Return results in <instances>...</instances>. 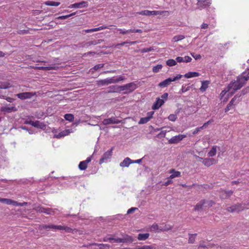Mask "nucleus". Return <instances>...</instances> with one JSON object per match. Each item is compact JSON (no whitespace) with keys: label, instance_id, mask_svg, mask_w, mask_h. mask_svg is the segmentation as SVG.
Masks as SVG:
<instances>
[{"label":"nucleus","instance_id":"nucleus-1","mask_svg":"<svg viewBox=\"0 0 249 249\" xmlns=\"http://www.w3.org/2000/svg\"><path fill=\"white\" fill-rule=\"evenodd\" d=\"M249 79V69L243 72L237 78V80L231 81L228 86V90L230 91L231 95L233 94L236 90L241 88Z\"/></svg>","mask_w":249,"mask_h":249},{"label":"nucleus","instance_id":"nucleus-2","mask_svg":"<svg viewBox=\"0 0 249 249\" xmlns=\"http://www.w3.org/2000/svg\"><path fill=\"white\" fill-rule=\"evenodd\" d=\"M48 229H51L54 230L65 231L67 232H72L73 231V230L71 228L61 225H54L53 224H43L39 225L38 227V229L39 230Z\"/></svg>","mask_w":249,"mask_h":249},{"label":"nucleus","instance_id":"nucleus-3","mask_svg":"<svg viewBox=\"0 0 249 249\" xmlns=\"http://www.w3.org/2000/svg\"><path fill=\"white\" fill-rule=\"evenodd\" d=\"M213 202L212 201H206L202 200L195 206V210L199 211L205 210L206 208H209L213 206Z\"/></svg>","mask_w":249,"mask_h":249},{"label":"nucleus","instance_id":"nucleus-4","mask_svg":"<svg viewBox=\"0 0 249 249\" xmlns=\"http://www.w3.org/2000/svg\"><path fill=\"white\" fill-rule=\"evenodd\" d=\"M137 84L135 82H131L123 86H120V91H124V93H128L132 92L137 88Z\"/></svg>","mask_w":249,"mask_h":249},{"label":"nucleus","instance_id":"nucleus-5","mask_svg":"<svg viewBox=\"0 0 249 249\" xmlns=\"http://www.w3.org/2000/svg\"><path fill=\"white\" fill-rule=\"evenodd\" d=\"M183 76L181 74H177L176 76L169 77L165 80L160 82L159 84V86L161 88H165L169 86L172 82H174L176 80H178L182 78Z\"/></svg>","mask_w":249,"mask_h":249},{"label":"nucleus","instance_id":"nucleus-6","mask_svg":"<svg viewBox=\"0 0 249 249\" xmlns=\"http://www.w3.org/2000/svg\"><path fill=\"white\" fill-rule=\"evenodd\" d=\"M240 101V96H235L230 101L225 109L226 112L234 108Z\"/></svg>","mask_w":249,"mask_h":249},{"label":"nucleus","instance_id":"nucleus-7","mask_svg":"<svg viewBox=\"0 0 249 249\" xmlns=\"http://www.w3.org/2000/svg\"><path fill=\"white\" fill-rule=\"evenodd\" d=\"M25 123L26 124H29L33 126H34L35 127L40 128L43 130H44L46 129V124L43 123L39 121H26Z\"/></svg>","mask_w":249,"mask_h":249},{"label":"nucleus","instance_id":"nucleus-8","mask_svg":"<svg viewBox=\"0 0 249 249\" xmlns=\"http://www.w3.org/2000/svg\"><path fill=\"white\" fill-rule=\"evenodd\" d=\"M113 150V147H112L109 150L106 151L102 156V158L100 159L99 161V163L100 164H102L104 162H106L109 160L112 155V151Z\"/></svg>","mask_w":249,"mask_h":249},{"label":"nucleus","instance_id":"nucleus-9","mask_svg":"<svg viewBox=\"0 0 249 249\" xmlns=\"http://www.w3.org/2000/svg\"><path fill=\"white\" fill-rule=\"evenodd\" d=\"M164 11H149V10H143L139 12H137V14L144 15L147 16H156L159 15H161L162 13H164Z\"/></svg>","mask_w":249,"mask_h":249},{"label":"nucleus","instance_id":"nucleus-10","mask_svg":"<svg viewBox=\"0 0 249 249\" xmlns=\"http://www.w3.org/2000/svg\"><path fill=\"white\" fill-rule=\"evenodd\" d=\"M52 132L54 133V138L60 139L62 137L69 135L72 132V131L71 129H66L59 132L58 134H56V130L53 128L52 130Z\"/></svg>","mask_w":249,"mask_h":249},{"label":"nucleus","instance_id":"nucleus-11","mask_svg":"<svg viewBox=\"0 0 249 249\" xmlns=\"http://www.w3.org/2000/svg\"><path fill=\"white\" fill-rule=\"evenodd\" d=\"M186 137V135L184 134H179L172 137L168 140V142L170 144H176L178 143L183 139Z\"/></svg>","mask_w":249,"mask_h":249},{"label":"nucleus","instance_id":"nucleus-12","mask_svg":"<svg viewBox=\"0 0 249 249\" xmlns=\"http://www.w3.org/2000/svg\"><path fill=\"white\" fill-rule=\"evenodd\" d=\"M113 77L107 78L103 80H100L96 81V84L98 86H104L110 84L115 83Z\"/></svg>","mask_w":249,"mask_h":249},{"label":"nucleus","instance_id":"nucleus-13","mask_svg":"<svg viewBox=\"0 0 249 249\" xmlns=\"http://www.w3.org/2000/svg\"><path fill=\"white\" fill-rule=\"evenodd\" d=\"M35 209L38 212L45 213L47 214H54L55 213L54 210L51 208L38 206L36 207Z\"/></svg>","mask_w":249,"mask_h":249},{"label":"nucleus","instance_id":"nucleus-14","mask_svg":"<svg viewBox=\"0 0 249 249\" xmlns=\"http://www.w3.org/2000/svg\"><path fill=\"white\" fill-rule=\"evenodd\" d=\"M211 4V0H197V6L202 9L209 7Z\"/></svg>","mask_w":249,"mask_h":249},{"label":"nucleus","instance_id":"nucleus-15","mask_svg":"<svg viewBox=\"0 0 249 249\" xmlns=\"http://www.w3.org/2000/svg\"><path fill=\"white\" fill-rule=\"evenodd\" d=\"M226 209L228 212L231 213H239L243 211L244 210V208L241 205L239 204L228 207Z\"/></svg>","mask_w":249,"mask_h":249},{"label":"nucleus","instance_id":"nucleus-16","mask_svg":"<svg viewBox=\"0 0 249 249\" xmlns=\"http://www.w3.org/2000/svg\"><path fill=\"white\" fill-rule=\"evenodd\" d=\"M133 241L131 237L129 236H126L124 238H112V240H111V242H115V243H125L127 242H132Z\"/></svg>","mask_w":249,"mask_h":249},{"label":"nucleus","instance_id":"nucleus-17","mask_svg":"<svg viewBox=\"0 0 249 249\" xmlns=\"http://www.w3.org/2000/svg\"><path fill=\"white\" fill-rule=\"evenodd\" d=\"M35 95V93L32 92H23L17 94V96L21 99H26L31 98L33 96Z\"/></svg>","mask_w":249,"mask_h":249},{"label":"nucleus","instance_id":"nucleus-18","mask_svg":"<svg viewBox=\"0 0 249 249\" xmlns=\"http://www.w3.org/2000/svg\"><path fill=\"white\" fill-rule=\"evenodd\" d=\"M120 122L115 117H111L108 119H105L103 121V124L104 125H107L109 124H118Z\"/></svg>","mask_w":249,"mask_h":249},{"label":"nucleus","instance_id":"nucleus-19","mask_svg":"<svg viewBox=\"0 0 249 249\" xmlns=\"http://www.w3.org/2000/svg\"><path fill=\"white\" fill-rule=\"evenodd\" d=\"M150 231H151L155 232H160L162 231H167L168 229L165 228H160L159 226L157 224H154L152 226H151L149 228Z\"/></svg>","mask_w":249,"mask_h":249},{"label":"nucleus","instance_id":"nucleus-20","mask_svg":"<svg viewBox=\"0 0 249 249\" xmlns=\"http://www.w3.org/2000/svg\"><path fill=\"white\" fill-rule=\"evenodd\" d=\"M88 5V2L85 1H83L80 2L75 3L73 4H71L70 7L72 8H81L83 7H86Z\"/></svg>","mask_w":249,"mask_h":249},{"label":"nucleus","instance_id":"nucleus-21","mask_svg":"<svg viewBox=\"0 0 249 249\" xmlns=\"http://www.w3.org/2000/svg\"><path fill=\"white\" fill-rule=\"evenodd\" d=\"M153 112H150L148 113V116L146 117L142 118L139 122V124H144L147 123L152 118L153 114Z\"/></svg>","mask_w":249,"mask_h":249},{"label":"nucleus","instance_id":"nucleus-22","mask_svg":"<svg viewBox=\"0 0 249 249\" xmlns=\"http://www.w3.org/2000/svg\"><path fill=\"white\" fill-rule=\"evenodd\" d=\"M164 103V101L163 99H161L159 98H157L156 101L154 103L152 106L153 109H159Z\"/></svg>","mask_w":249,"mask_h":249},{"label":"nucleus","instance_id":"nucleus-23","mask_svg":"<svg viewBox=\"0 0 249 249\" xmlns=\"http://www.w3.org/2000/svg\"><path fill=\"white\" fill-rule=\"evenodd\" d=\"M169 173L171 175L169 177L170 179H173L175 178L179 177L181 176V172L179 171H176L174 169H172L169 171Z\"/></svg>","mask_w":249,"mask_h":249},{"label":"nucleus","instance_id":"nucleus-24","mask_svg":"<svg viewBox=\"0 0 249 249\" xmlns=\"http://www.w3.org/2000/svg\"><path fill=\"white\" fill-rule=\"evenodd\" d=\"M202 163L206 166H210L216 163V160L213 158H205Z\"/></svg>","mask_w":249,"mask_h":249},{"label":"nucleus","instance_id":"nucleus-25","mask_svg":"<svg viewBox=\"0 0 249 249\" xmlns=\"http://www.w3.org/2000/svg\"><path fill=\"white\" fill-rule=\"evenodd\" d=\"M132 163V160L127 157L125 158L122 162L120 163V166L122 167H128L129 165Z\"/></svg>","mask_w":249,"mask_h":249},{"label":"nucleus","instance_id":"nucleus-26","mask_svg":"<svg viewBox=\"0 0 249 249\" xmlns=\"http://www.w3.org/2000/svg\"><path fill=\"white\" fill-rule=\"evenodd\" d=\"M232 194V192L231 191H222L220 194V197L222 199H225L229 197Z\"/></svg>","mask_w":249,"mask_h":249},{"label":"nucleus","instance_id":"nucleus-27","mask_svg":"<svg viewBox=\"0 0 249 249\" xmlns=\"http://www.w3.org/2000/svg\"><path fill=\"white\" fill-rule=\"evenodd\" d=\"M199 75H200V74L198 72L191 71V72L186 73L184 75V77H186V78H192V77H197Z\"/></svg>","mask_w":249,"mask_h":249},{"label":"nucleus","instance_id":"nucleus-28","mask_svg":"<svg viewBox=\"0 0 249 249\" xmlns=\"http://www.w3.org/2000/svg\"><path fill=\"white\" fill-rule=\"evenodd\" d=\"M26 204V202L18 203L16 201L12 200L11 199H10L8 205H13L15 206H23Z\"/></svg>","mask_w":249,"mask_h":249},{"label":"nucleus","instance_id":"nucleus-29","mask_svg":"<svg viewBox=\"0 0 249 249\" xmlns=\"http://www.w3.org/2000/svg\"><path fill=\"white\" fill-rule=\"evenodd\" d=\"M209 82L208 81H202L201 83V86L200 88V90L203 92L205 91L208 87Z\"/></svg>","mask_w":249,"mask_h":249},{"label":"nucleus","instance_id":"nucleus-30","mask_svg":"<svg viewBox=\"0 0 249 249\" xmlns=\"http://www.w3.org/2000/svg\"><path fill=\"white\" fill-rule=\"evenodd\" d=\"M149 236V234L148 233H140L138 236V239L139 240H145Z\"/></svg>","mask_w":249,"mask_h":249},{"label":"nucleus","instance_id":"nucleus-31","mask_svg":"<svg viewBox=\"0 0 249 249\" xmlns=\"http://www.w3.org/2000/svg\"><path fill=\"white\" fill-rule=\"evenodd\" d=\"M217 146L214 145L212 147L211 150L208 152V155L209 157H213L216 155V153Z\"/></svg>","mask_w":249,"mask_h":249},{"label":"nucleus","instance_id":"nucleus-32","mask_svg":"<svg viewBox=\"0 0 249 249\" xmlns=\"http://www.w3.org/2000/svg\"><path fill=\"white\" fill-rule=\"evenodd\" d=\"M45 4L48 6H57L60 5V2H54L53 1H46L44 2Z\"/></svg>","mask_w":249,"mask_h":249},{"label":"nucleus","instance_id":"nucleus-33","mask_svg":"<svg viewBox=\"0 0 249 249\" xmlns=\"http://www.w3.org/2000/svg\"><path fill=\"white\" fill-rule=\"evenodd\" d=\"M185 38V36L183 35L176 36L172 38V41L174 42H178L181 40Z\"/></svg>","mask_w":249,"mask_h":249},{"label":"nucleus","instance_id":"nucleus-34","mask_svg":"<svg viewBox=\"0 0 249 249\" xmlns=\"http://www.w3.org/2000/svg\"><path fill=\"white\" fill-rule=\"evenodd\" d=\"M196 235V234H189L188 243L190 244L194 243Z\"/></svg>","mask_w":249,"mask_h":249},{"label":"nucleus","instance_id":"nucleus-35","mask_svg":"<svg viewBox=\"0 0 249 249\" xmlns=\"http://www.w3.org/2000/svg\"><path fill=\"white\" fill-rule=\"evenodd\" d=\"M170 130H168V131H167V130H162L161 131V132L158 134L157 136V137L159 138H162V137H164L166 135V134L167 132H169L170 131V130H172V128H170Z\"/></svg>","mask_w":249,"mask_h":249},{"label":"nucleus","instance_id":"nucleus-36","mask_svg":"<svg viewBox=\"0 0 249 249\" xmlns=\"http://www.w3.org/2000/svg\"><path fill=\"white\" fill-rule=\"evenodd\" d=\"M166 64L170 67H172L175 66L177 64V62L173 59H170L166 61Z\"/></svg>","mask_w":249,"mask_h":249},{"label":"nucleus","instance_id":"nucleus-37","mask_svg":"<svg viewBox=\"0 0 249 249\" xmlns=\"http://www.w3.org/2000/svg\"><path fill=\"white\" fill-rule=\"evenodd\" d=\"M36 69L39 70H51L56 69V67H38Z\"/></svg>","mask_w":249,"mask_h":249},{"label":"nucleus","instance_id":"nucleus-38","mask_svg":"<svg viewBox=\"0 0 249 249\" xmlns=\"http://www.w3.org/2000/svg\"><path fill=\"white\" fill-rule=\"evenodd\" d=\"M87 167V164L84 161H81L79 164V168L81 170H85Z\"/></svg>","mask_w":249,"mask_h":249},{"label":"nucleus","instance_id":"nucleus-39","mask_svg":"<svg viewBox=\"0 0 249 249\" xmlns=\"http://www.w3.org/2000/svg\"><path fill=\"white\" fill-rule=\"evenodd\" d=\"M64 118H65V119L66 120L69 121L70 122L73 121V120L74 119V116L71 114H65V116H64Z\"/></svg>","mask_w":249,"mask_h":249},{"label":"nucleus","instance_id":"nucleus-40","mask_svg":"<svg viewBox=\"0 0 249 249\" xmlns=\"http://www.w3.org/2000/svg\"><path fill=\"white\" fill-rule=\"evenodd\" d=\"M162 67V65L158 64L155 66H154L152 69V71L154 72L157 73L160 71V70L161 69Z\"/></svg>","mask_w":249,"mask_h":249},{"label":"nucleus","instance_id":"nucleus-41","mask_svg":"<svg viewBox=\"0 0 249 249\" xmlns=\"http://www.w3.org/2000/svg\"><path fill=\"white\" fill-rule=\"evenodd\" d=\"M228 93V94H231L230 91L228 90V87H227L225 89L223 90L220 93L221 99L225 96V95Z\"/></svg>","mask_w":249,"mask_h":249},{"label":"nucleus","instance_id":"nucleus-42","mask_svg":"<svg viewBox=\"0 0 249 249\" xmlns=\"http://www.w3.org/2000/svg\"><path fill=\"white\" fill-rule=\"evenodd\" d=\"M120 86H112L111 87H110L109 88L112 89V90L108 91L109 92H117V91H120V88H119Z\"/></svg>","mask_w":249,"mask_h":249},{"label":"nucleus","instance_id":"nucleus-43","mask_svg":"<svg viewBox=\"0 0 249 249\" xmlns=\"http://www.w3.org/2000/svg\"><path fill=\"white\" fill-rule=\"evenodd\" d=\"M75 15V13H72L70 15L59 16V17H57L56 18L58 19H66L71 16H74Z\"/></svg>","mask_w":249,"mask_h":249},{"label":"nucleus","instance_id":"nucleus-44","mask_svg":"<svg viewBox=\"0 0 249 249\" xmlns=\"http://www.w3.org/2000/svg\"><path fill=\"white\" fill-rule=\"evenodd\" d=\"M75 15V13H72L70 15L59 16V17H57L56 18L58 19H66L71 16H74Z\"/></svg>","mask_w":249,"mask_h":249},{"label":"nucleus","instance_id":"nucleus-45","mask_svg":"<svg viewBox=\"0 0 249 249\" xmlns=\"http://www.w3.org/2000/svg\"><path fill=\"white\" fill-rule=\"evenodd\" d=\"M114 81H115V83L119 82L120 81H123L125 79V77L123 76H119L118 77H113Z\"/></svg>","mask_w":249,"mask_h":249},{"label":"nucleus","instance_id":"nucleus-46","mask_svg":"<svg viewBox=\"0 0 249 249\" xmlns=\"http://www.w3.org/2000/svg\"><path fill=\"white\" fill-rule=\"evenodd\" d=\"M117 30L118 31L120 32V34H122L123 35L131 33V31H131V29L126 30L122 29H117Z\"/></svg>","mask_w":249,"mask_h":249},{"label":"nucleus","instance_id":"nucleus-47","mask_svg":"<svg viewBox=\"0 0 249 249\" xmlns=\"http://www.w3.org/2000/svg\"><path fill=\"white\" fill-rule=\"evenodd\" d=\"M89 245L90 246H96L98 247L97 248H95L94 249H105V248L104 247V244L93 243L92 244H89Z\"/></svg>","mask_w":249,"mask_h":249},{"label":"nucleus","instance_id":"nucleus-48","mask_svg":"<svg viewBox=\"0 0 249 249\" xmlns=\"http://www.w3.org/2000/svg\"><path fill=\"white\" fill-rule=\"evenodd\" d=\"M141 248V249H155L156 248L153 245H145L142 246Z\"/></svg>","mask_w":249,"mask_h":249},{"label":"nucleus","instance_id":"nucleus-49","mask_svg":"<svg viewBox=\"0 0 249 249\" xmlns=\"http://www.w3.org/2000/svg\"><path fill=\"white\" fill-rule=\"evenodd\" d=\"M159 228H165V229H168L167 230V231H169V230H170L172 229V227L171 226H170V225H164V224H160V226H159Z\"/></svg>","mask_w":249,"mask_h":249},{"label":"nucleus","instance_id":"nucleus-50","mask_svg":"<svg viewBox=\"0 0 249 249\" xmlns=\"http://www.w3.org/2000/svg\"><path fill=\"white\" fill-rule=\"evenodd\" d=\"M109 29L108 26H106V25H104V26H102L99 27L98 28H95V31L97 32V31H101V30H104V29Z\"/></svg>","mask_w":249,"mask_h":249},{"label":"nucleus","instance_id":"nucleus-51","mask_svg":"<svg viewBox=\"0 0 249 249\" xmlns=\"http://www.w3.org/2000/svg\"><path fill=\"white\" fill-rule=\"evenodd\" d=\"M168 119L171 121L174 122L177 119V116L175 114H170L168 116Z\"/></svg>","mask_w":249,"mask_h":249},{"label":"nucleus","instance_id":"nucleus-52","mask_svg":"<svg viewBox=\"0 0 249 249\" xmlns=\"http://www.w3.org/2000/svg\"><path fill=\"white\" fill-rule=\"evenodd\" d=\"M104 65L103 64H99L96 65H95L93 68V69H94L95 71H97L99 69L103 68L104 67Z\"/></svg>","mask_w":249,"mask_h":249},{"label":"nucleus","instance_id":"nucleus-53","mask_svg":"<svg viewBox=\"0 0 249 249\" xmlns=\"http://www.w3.org/2000/svg\"><path fill=\"white\" fill-rule=\"evenodd\" d=\"M153 50V49L151 47L146 48L142 49L141 52L143 53L149 52Z\"/></svg>","mask_w":249,"mask_h":249},{"label":"nucleus","instance_id":"nucleus-54","mask_svg":"<svg viewBox=\"0 0 249 249\" xmlns=\"http://www.w3.org/2000/svg\"><path fill=\"white\" fill-rule=\"evenodd\" d=\"M202 129H203V127H198L193 131L192 133L193 135H196Z\"/></svg>","mask_w":249,"mask_h":249},{"label":"nucleus","instance_id":"nucleus-55","mask_svg":"<svg viewBox=\"0 0 249 249\" xmlns=\"http://www.w3.org/2000/svg\"><path fill=\"white\" fill-rule=\"evenodd\" d=\"M9 199H8V198H0V202L8 205L9 202Z\"/></svg>","mask_w":249,"mask_h":249},{"label":"nucleus","instance_id":"nucleus-56","mask_svg":"<svg viewBox=\"0 0 249 249\" xmlns=\"http://www.w3.org/2000/svg\"><path fill=\"white\" fill-rule=\"evenodd\" d=\"M183 58L184 60V62L186 63L190 62L192 60V58L189 56H185L184 57H183Z\"/></svg>","mask_w":249,"mask_h":249},{"label":"nucleus","instance_id":"nucleus-57","mask_svg":"<svg viewBox=\"0 0 249 249\" xmlns=\"http://www.w3.org/2000/svg\"><path fill=\"white\" fill-rule=\"evenodd\" d=\"M192 56L196 59H199L201 58V56L200 54H195L194 53H191Z\"/></svg>","mask_w":249,"mask_h":249},{"label":"nucleus","instance_id":"nucleus-58","mask_svg":"<svg viewBox=\"0 0 249 249\" xmlns=\"http://www.w3.org/2000/svg\"><path fill=\"white\" fill-rule=\"evenodd\" d=\"M9 85H10L9 84H1L0 86V89H7V88L10 87Z\"/></svg>","mask_w":249,"mask_h":249},{"label":"nucleus","instance_id":"nucleus-59","mask_svg":"<svg viewBox=\"0 0 249 249\" xmlns=\"http://www.w3.org/2000/svg\"><path fill=\"white\" fill-rule=\"evenodd\" d=\"M176 61H177L176 62H178V63L184 62V60L183 57H180V56L177 57L176 58Z\"/></svg>","mask_w":249,"mask_h":249},{"label":"nucleus","instance_id":"nucleus-60","mask_svg":"<svg viewBox=\"0 0 249 249\" xmlns=\"http://www.w3.org/2000/svg\"><path fill=\"white\" fill-rule=\"evenodd\" d=\"M111 240H112V237H105L102 240V241L103 242H107L109 241L110 242H111ZM100 241H102V240H100Z\"/></svg>","mask_w":249,"mask_h":249},{"label":"nucleus","instance_id":"nucleus-61","mask_svg":"<svg viewBox=\"0 0 249 249\" xmlns=\"http://www.w3.org/2000/svg\"><path fill=\"white\" fill-rule=\"evenodd\" d=\"M188 90H189V88L188 87L186 88V89H185L184 88V87L182 86L181 89L179 91V93H184V92H185L186 91H187Z\"/></svg>","mask_w":249,"mask_h":249},{"label":"nucleus","instance_id":"nucleus-62","mask_svg":"<svg viewBox=\"0 0 249 249\" xmlns=\"http://www.w3.org/2000/svg\"><path fill=\"white\" fill-rule=\"evenodd\" d=\"M212 122V121L209 120V121L205 123L201 127H203V129L204 128H206L208 126V125L210 124Z\"/></svg>","mask_w":249,"mask_h":249},{"label":"nucleus","instance_id":"nucleus-63","mask_svg":"<svg viewBox=\"0 0 249 249\" xmlns=\"http://www.w3.org/2000/svg\"><path fill=\"white\" fill-rule=\"evenodd\" d=\"M208 24L207 23H203L201 25V29H204L208 28Z\"/></svg>","mask_w":249,"mask_h":249},{"label":"nucleus","instance_id":"nucleus-64","mask_svg":"<svg viewBox=\"0 0 249 249\" xmlns=\"http://www.w3.org/2000/svg\"><path fill=\"white\" fill-rule=\"evenodd\" d=\"M168 94L167 93H164L161 95V99H165L166 100L168 98Z\"/></svg>","mask_w":249,"mask_h":249}]
</instances>
